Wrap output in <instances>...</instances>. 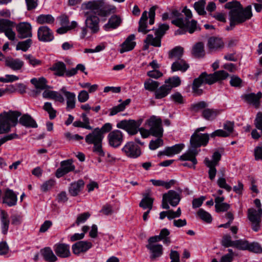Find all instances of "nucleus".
Returning <instances> with one entry per match:
<instances>
[{
	"mask_svg": "<svg viewBox=\"0 0 262 262\" xmlns=\"http://www.w3.org/2000/svg\"><path fill=\"white\" fill-rule=\"evenodd\" d=\"M1 226L2 233L6 234L9 227L10 221L7 212L0 209Z\"/></svg>",
	"mask_w": 262,
	"mask_h": 262,
	"instance_id": "27",
	"label": "nucleus"
},
{
	"mask_svg": "<svg viewBox=\"0 0 262 262\" xmlns=\"http://www.w3.org/2000/svg\"><path fill=\"white\" fill-rule=\"evenodd\" d=\"M84 16L86 17L85 24L86 28L90 29L92 33H96L99 30V16L101 17H107L111 14L117 12L115 6L111 4L101 5L98 1H91L82 4Z\"/></svg>",
	"mask_w": 262,
	"mask_h": 262,
	"instance_id": "1",
	"label": "nucleus"
},
{
	"mask_svg": "<svg viewBox=\"0 0 262 262\" xmlns=\"http://www.w3.org/2000/svg\"><path fill=\"white\" fill-rule=\"evenodd\" d=\"M37 37L39 41L43 42L51 41L54 38L52 31L46 26L39 27L37 31Z\"/></svg>",
	"mask_w": 262,
	"mask_h": 262,
	"instance_id": "14",
	"label": "nucleus"
},
{
	"mask_svg": "<svg viewBox=\"0 0 262 262\" xmlns=\"http://www.w3.org/2000/svg\"><path fill=\"white\" fill-rule=\"evenodd\" d=\"M200 218L204 222L210 223L212 221V217L210 213L203 209H200L197 213Z\"/></svg>",
	"mask_w": 262,
	"mask_h": 262,
	"instance_id": "53",
	"label": "nucleus"
},
{
	"mask_svg": "<svg viewBox=\"0 0 262 262\" xmlns=\"http://www.w3.org/2000/svg\"><path fill=\"white\" fill-rule=\"evenodd\" d=\"M207 46L210 51L215 52L222 50L224 43L221 38L212 36L208 39Z\"/></svg>",
	"mask_w": 262,
	"mask_h": 262,
	"instance_id": "17",
	"label": "nucleus"
},
{
	"mask_svg": "<svg viewBox=\"0 0 262 262\" xmlns=\"http://www.w3.org/2000/svg\"><path fill=\"white\" fill-rule=\"evenodd\" d=\"M204 45L202 42L196 43L193 47L192 54L197 57H203L205 55Z\"/></svg>",
	"mask_w": 262,
	"mask_h": 262,
	"instance_id": "45",
	"label": "nucleus"
},
{
	"mask_svg": "<svg viewBox=\"0 0 262 262\" xmlns=\"http://www.w3.org/2000/svg\"><path fill=\"white\" fill-rule=\"evenodd\" d=\"M217 184L220 188H224L228 192L230 191L232 189L231 187L227 184L225 179L223 177L218 179Z\"/></svg>",
	"mask_w": 262,
	"mask_h": 262,
	"instance_id": "61",
	"label": "nucleus"
},
{
	"mask_svg": "<svg viewBox=\"0 0 262 262\" xmlns=\"http://www.w3.org/2000/svg\"><path fill=\"white\" fill-rule=\"evenodd\" d=\"M19 123L26 127H37V124L35 120L28 114H25L23 115L19 119Z\"/></svg>",
	"mask_w": 262,
	"mask_h": 262,
	"instance_id": "30",
	"label": "nucleus"
},
{
	"mask_svg": "<svg viewBox=\"0 0 262 262\" xmlns=\"http://www.w3.org/2000/svg\"><path fill=\"white\" fill-rule=\"evenodd\" d=\"M122 23L121 17L118 15H113L108 19V22L105 24L103 28L104 30L108 31L111 30L118 28Z\"/></svg>",
	"mask_w": 262,
	"mask_h": 262,
	"instance_id": "20",
	"label": "nucleus"
},
{
	"mask_svg": "<svg viewBox=\"0 0 262 262\" xmlns=\"http://www.w3.org/2000/svg\"><path fill=\"white\" fill-rule=\"evenodd\" d=\"M24 57L28 60L29 63L33 67L40 65L41 63L40 60L37 59L30 54L24 55Z\"/></svg>",
	"mask_w": 262,
	"mask_h": 262,
	"instance_id": "63",
	"label": "nucleus"
},
{
	"mask_svg": "<svg viewBox=\"0 0 262 262\" xmlns=\"http://www.w3.org/2000/svg\"><path fill=\"white\" fill-rule=\"evenodd\" d=\"M262 215V209L256 210L254 208H249L248 210V217L250 220H261Z\"/></svg>",
	"mask_w": 262,
	"mask_h": 262,
	"instance_id": "42",
	"label": "nucleus"
},
{
	"mask_svg": "<svg viewBox=\"0 0 262 262\" xmlns=\"http://www.w3.org/2000/svg\"><path fill=\"white\" fill-rule=\"evenodd\" d=\"M135 36L134 34L130 35L121 45L120 52L123 53L132 50L136 46L134 41Z\"/></svg>",
	"mask_w": 262,
	"mask_h": 262,
	"instance_id": "25",
	"label": "nucleus"
},
{
	"mask_svg": "<svg viewBox=\"0 0 262 262\" xmlns=\"http://www.w3.org/2000/svg\"><path fill=\"white\" fill-rule=\"evenodd\" d=\"M261 96V93L258 92L256 94L254 93L245 94L242 96V98L246 102L257 107L259 105V99Z\"/></svg>",
	"mask_w": 262,
	"mask_h": 262,
	"instance_id": "22",
	"label": "nucleus"
},
{
	"mask_svg": "<svg viewBox=\"0 0 262 262\" xmlns=\"http://www.w3.org/2000/svg\"><path fill=\"white\" fill-rule=\"evenodd\" d=\"M16 30L20 39L30 38L32 36V26L27 22H21L17 25Z\"/></svg>",
	"mask_w": 262,
	"mask_h": 262,
	"instance_id": "11",
	"label": "nucleus"
},
{
	"mask_svg": "<svg viewBox=\"0 0 262 262\" xmlns=\"http://www.w3.org/2000/svg\"><path fill=\"white\" fill-rule=\"evenodd\" d=\"M123 133L118 129H115L110 132L107 136L108 144L114 148L119 147L123 142Z\"/></svg>",
	"mask_w": 262,
	"mask_h": 262,
	"instance_id": "9",
	"label": "nucleus"
},
{
	"mask_svg": "<svg viewBox=\"0 0 262 262\" xmlns=\"http://www.w3.org/2000/svg\"><path fill=\"white\" fill-rule=\"evenodd\" d=\"M44 259L49 262H55L57 260L56 256L50 247H46L41 250Z\"/></svg>",
	"mask_w": 262,
	"mask_h": 262,
	"instance_id": "36",
	"label": "nucleus"
},
{
	"mask_svg": "<svg viewBox=\"0 0 262 262\" xmlns=\"http://www.w3.org/2000/svg\"><path fill=\"white\" fill-rule=\"evenodd\" d=\"M32 44V40L31 38H28L26 40L19 41L16 45V50H22L24 52H26Z\"/></svg>",
	"mask_w": 262,
	"mask_h": 262,
	"instance_id": "49",
	"label": "nucleus"
},
{
	"mask_svg": "<svg viewBox=\"0 0 262 262\" xmlns=\"http://www.w3.org/2000/svg\"><path fill=\"white\" fill-rule=\"evenodd\" d=\"M145 127L149 128L151 136L155 137H162L163 128L161 119L155 116H151L145 122Z\"/></svg>",
	"mask_w": 262,
	"mask_h": 262,
	"instance_id": "7",
	"label": "nucleus"
},
{
	"mask_svg": "<svg viewBox=\"0 0 262 262\" xmlns=\"http://www.w3.org/2000/svg\"><path fill=\"white\" fill-rule=\"evenodd\" d=\"M248 250L256 253H262V247L258 243L249 244Z\"/></svg>",
	"mask_w": 262,
	"mask_h": 262,
	"instance_id": "55",
	"label": "nucleus"
},
{
	"mask_svg": "<svg viewBox=\"0 0 262 262\" xmlns=\"http://www.w3.org/2000/svg\"><path fill=\"white\" fill-rule=\"evenodd\" d=\"M146 248L150 253V258L151 259H156L161 256L163 254V246L161 245H147Z\"/></svg>",
	"mask_w": 262,
	"mask_h": 262,
	"instance_id": "29",
	"label": "nucleus"
},
{
	"mask_svg": "<svg viewBox=\"0 0 262 262\" xmlns=\"http://www.w3.org/2000/svg\"><path fill=\"white\" fill-rule=\"evenodd\" d=\"M184 146L185 145L183 144H176L172 146L166 147L163 152H159L158 155L164 154L168 156H171L179 154L184 148Z\"/></svg>",
	"mask_w": 262,
	"mask_h": 262,
	"instance_id": "32",
	"label": "nucleus"
},
{
	"mask_svg": "<svg viewBox=\"0 0 262 262\" xmlns=\"http://www.w3.org/2000/svg\"><path fill=\"white\" fill-rule=\"evenodd\" d=\"M249 243L246 241L237 240L233 242V246L239 249L248 250Z\"/></svg>",
	"mask_w": 262,
	"mask_h": 262,
	"instance_id": "57",
	"label": "nucleus"
},
{
	"mask_svg": "<svg viewBox=\"0 0 262 262\" xmlns=\"http://www.w3.org/2000/svg\"><path fill=\"white\" fill-rule=\"evenodd\" d=\"M60 91L63 94L66 98V110L70 111L75 107L76 106V95L74 93L66 90L65 88H62Z\"/></svg>",
	"mask_w": 262,
	"mask_h": 262,
	"instance_id": "16",
	"label": "nucleus"
},
{
	"mask_svg": "<svg viewBox=\"0 0 262 262\" xmlns=\"http://www.w3.org/2000/svg\"><path fill=\"white\" fill-rule=\"evenodd\" d=\"M54 250L56 255L61 258H67L71 255L69 245L66 244H57L54 247Z\"/></svg>",
	"mask_w": 262,
	"mask_h": 262,
	"instance_id": "18",
	"label": "nucleus"
},
{
	"mask_svg": "<svg viewBox=\"0 0 262 262\" xmlns=\"http://www.w3.org/2000/svg\"><path fill=\"white\" fill-rule=\"evenodd\" d=\"M131 101L130 99H127L121 103L115 106L110 110V116H114L118 113L123 111L126 106L128 105Z\"/></svg>",
	"mask_w": 262,
	"mask_h": 262,
	"instance_id": "38",
	"label": "nucleus"
},
{
	"mask_svg": "<svg viewBox=\"0 0 262 262\" xmlns=\"http://www.w3.org/2000/svg\"><path fill=\"white\" fill-rule=\"evenodd\" d=\"M104 135L100 132L99 127H96L86 135L85 141L88 144H93V151L100 157H104L105 152L102 149V141Z\"/></svg>",
	"mask_w": 262,
	"mask_h": 262,
	"instance_id": "4",
	"label": "nucleus"
},
{
	"mask_svg": "<svg viewBox=\"0 0 262 262\" xmlns=\"http://www.w3.org/2000/svg\"><path fill=\"white\" fill-rule=\"evenodd\" d=\"M43 109L49 114L50 119H53L56 117V111L53 108L51 102H45L43 106Z\"/></svg>",
	"mask_w": 262,
	"mask_h": 262,
	"instance_id": "51",
	"label": "nucleus"
},
{
	"mask_svg": "<svg viewBox=\"0 0 262 262\" xmlns=\"http://www.w3.org/2000/svg\"><path fill=\"white\" fill-rule=\"evenodd\" d=\"M17 201V194L12 190L7 189L3 197V203L8 207H12L16 205Z\"/></svg>",
	"mask_w": 262,
	"mask_h": 262,
	"instance_id": "15",
	"label": "nucleus"
},
{
	"mask_svg": "<svg viewBox=\"0 0 262 262\" xmlns=\"http://www.w3.org/2000/svg\"><path fill=\"white\" fill-rule=\"evenodd\" d=\"M20 113L17 111L4 112L0 114V134L10 130L11 126H15Z\"/></svg>",
	"mask_w": 262,
	"mask_h": 262,
	"instance_id": "5",
	"label": "nucleus"
},
{
	"mask_svg": "<svg viewBox=\"0 0 262 262\" xmlns=\"http://www.w3.org/2000/svg\"><path fill=\"white\" fill-rule=\"evenodd\" d=\"M55 181L53 179L49 180L44 182L40 186L42 191L47 192L50 190L55 184Z\"/></svg>",
	"mask_w": 262,
	"mask_h": 262,
	"instance_id": "56",
	"label": "nucleus"
},
{
	"mask_svg": "<svg viewBox=\"0 0 262 262\" xmlns=\"http://www.w3.org/2000/svg\"><path fill=\"white\" fill-rule=\"evenodd\" d=\"M225 8L230 9L229 12L230 27L228 30L232 29L235 25L241 24L252 16V7L248 6L243 9L239 2L235 1L226 4Z\"/></svg>",
	"mask_w": 262,
	"mask_h": 262,
	"instance_id": "2",
	"label": "nucleus"
},
{
	"mask_svg": "<svg viewBox=\"0 0 262 262\" xmlns=\"http://www.w3.org/2000/svg\"><path fill=\"white\" fill-rule=\"evenodd\" d=\"M206 166L209 168L208 171L209 178L211 180L214 179L216 173V169L215 168V165H211V163L207 161V164H205Z\"/></svg>",
	"mask_w": 262,
	"mask_h": 262,
	"instance_id": "60",
	"label": "nucleus"
},
{
	"mask_svg": "<svg viewBox=\"0 0 262 262\" xmlns=\"http://www.w3.org/2000/svg\"><path fill=\"white\" fill-rule=\"evenodd\" d=\"M163 195L164 199L169 201V203L173 207L176 206L181 200L180 194L172 190H169Z\"/></svg>",
	"mask_w": 262,
	"mask_h": 262,
	"instance_id": "24",
	"label": "nucleus"
},
{
	"mask_svg": "<svg viewBox=\"0 0 262 262\" xmlns=\"http://www.w3.org/2000/svg\"><path fill=\"white\" fill-rule=\"evenodd\" d=\"M171 92L170 88L168 86L167 84H164L158 88L155 92V97L156 99H160L165 97Z\"/></svg>",
	"mask_w": 262,
	"mask_h": 262,
	"instance_id": "35",
	"label": "nucleus"
},
{
	"mask_svg": "<svg viewBox=\"0 0 262 262\" xmlns=\"http://www.w3.org/2000/svg\"><path fill=\"white\" fill-rule=\"evenodd\" d=\"M133 123V120L124 119L118 122L116 127L125 130L129 135H135L136 133Z\"/></svg>",
	"mask_w": 262,
	"mask_h": 262,
	"instance_id": "19",
	"label": "nucleus"
},
{
	"mask_svg": "<svg viewBox=\"0 0 262 262\" xmlns=\"http://www.w3.org/2000/svg\"><path fill=\"white\" fill-rule=\"evenodd\" d=\"M84 183L83 180H79L70 184L69 192L72 196H77L83 187Z\"/></svg>",
	"mask_w": 262,
	"mask_h": 262,
	"instance_id": "31",
	"label": "nucleus"
},
{
	"mask_svg": "<svg viewBox=\"0 0 262 262\" xmlns=\"http://www.w3.org/2000/svg\"><path fill=\"white\" fill-rule=\"evenodd\" d=\"M189 68V65L183 59L176 60L171 65L172 72L180 71L182 72H185Z\"/></svg>",
	"mask_w": 262,
	"mask_h": 262,
	"instance_id": "34",
	"label": "nucleus"
},
{
	"mask_svg": "<svg viewBox=\"0 0 262 262\" xmlns=\"http://www.w3.org/2000/svg\"><path fill=\"white\" fill-rule=\"evenodd\" d=\"M31 83L33 84L36 88V93H39L40 90H43L49 88V86L47 84V81L43 77L39 78H33L31 79Z\"/></svg>",
	"mask_w": 262,
	"mask_h": 262,
	"instance_id": "28",
	"label": "nucleus"
},
{
	"mask_svg": "<svg viewBox=\"0 0 262 262\" xmlns=\"http://www.w3.org/2000/svg\"><path fill=\"white\" fill-rule=\"evenodd\" d=\"M209 135L208 134H198L194 133L191 137L190 143L191 146L196 149L201 146H205L208 143Z\"/></svg>",
	"mask_w": 262,
	"mask_h": 262,
	"instance_id": "10",
	"label": "nucleus"
},
{
	"mask_svg": "<svg viewBox=\"0 0 262 262\" xmlns=\"http://www.w3.org/2000/svg\"><path fill=\"white\" fill-rule=\"evenodd\" d=\"M208 104L205 101H200L192 105V109L195 112H198L208 107Z\"/></svg>",
	"mask_w": 262,
	"mask_h": 262,
	"instance_id": "59",
	"label": "nucleus"
},
{
	"mask_svg": "<svg viewBox=\"0 0 262 262\" xmlns=\"http://www.w3.org/2000/svg\"><path fill=\"white\" fill-rule=\"evenodd\" d=\"M90 216L91 214L88 212H84L78 215L76 221V224L79 225L80 224L84 223Z\"/></svg>",
	"mask_w": 262,
	"mask_h": 262,
	"instance_id": "62",
	"label": "nucleus"
},
{
	"mask_svg": "<svg viewBox=\"0 0 262 262\" xmlns=\"http://www.w3.org/2000/svg\"><path fill=\"white\" fill-rule=\"evenodd\" d=\"M184 52V49L180 46H177L169 52V58L171 60H178L181 59Z\"/></svg>",
	"mask_w": 262,
	"mask_h": 262,
	"instance_id": "37",
	"label": "nucleus"
},
{
	"mask_svg": "<svg viewBox=\"0 0 262 262\" xmlns=\"http://www.w3.org/2000/svg\"><path fill=\"white\" fill-rule=\"evenodd\" d=\"M148 12L144 11L141 15V18L139 21V26L138 31L141 32L144 34H147L150 29H148L147 20H148Z\"/></svg>",
	"mask_w": 262,
	"mask_h": 262,
	"instance_id": "26",
	"label": "nucleus"
},
{
	"mask_svg": "<svg viewBox=\"0 0 262 262\" xmlns=\"http://www.w3.org/2000/svg\"><path fill=\"white\" fill-rule=\"evenodd\" d=\"M54 20V18L51 14H41L36 18V21L39 24H52Z\"/></svg>",
	"mask_w": 262,
	"mask_h": 262,
	"instance_id": "43",
	"label": "nucleus"
},
{
	"mask_svg": "<svg viewBox=\"0 0 262 262\" xmlns=\"http://www.w3.org/2000/svg\"><path fill=\"white\" fill-rule=\"evenodd\" d=\"M198 154V151L196 149L192 147L189 148L188 150L182 155L180 159L182 161H190L193 165V168H195V165L197 163V160L195 158L196 155Z\"/></svg>",
	"mask_w": 262,
	"mask_h": 262,
	"instance_id": "21",
	"label": "nucleus"
},
{
	"mask_svg": "<svg viewBox=\"0 0 262 262\" xmlns=\"http://www.w3.org/2000/svg\"><path fill=\"white\" fill-rule=\"evenodd\" d=\"M206 2L202 1H198L194 3L193 7L196 12L200 15H204L206 14L205 10Z\"/></svg>",
	"mask_w": 262,
	"mask_h": 262,
	"instance_id": "50",
	"label": "nucleus"
},
{
	"mask_svg": "<svg viewBox=\"0 0 262 262\" xmlns=\"http://www.w3.org/2000/svg\"><path fill=\"white\" fill-rule=\"evenodd\" d=\"M156 140H152L149 144V148L151 150H155L163 145V141L162 137H157Z\"/></svg>",
	"mask_w": 262,
	"mask_h": 262,
	"instance_id": "54",
	"label": "nucleus"
},
{
	"mask_svg": "<svg viewBox=\"0 0 262 262\" xmlns=\"http://www.w3.org/2000/svg\"><path fill=\"white\" fill-rule=\"evenodd\" d=\"M155 35L156 36L155 37L152 35H147L144 40V43H148L152 46L160 47L161 46V37L157 34H155Z\"/></svg>",
	"mask_w": 262,
	"mask_h": 262,
	"instance_id": "41",
	"label": "nucleus"
},
{
	"mask_svg": "<svg viewBox=\"0 0 262 262\" xmlns=\"http://www.w3.org/2000/svg\"><path fill=\"white\" fill-rule=\"evenodd\" d=\"M150 181L154 186H163L167 189L171 188V186L174 185L176 183V181L174 180H171L168 182H165L161 180L151 179Z\"/></svg>",
	"mask_w": 262,
	"mask_h": 262,
	"instance_id": "40",
	"label": "nucleus"
},
{
	"mask_svg": "<svg viewBox=\"0 0 262 262\" xmlns=\"http://www.w3.org/2000/svg\"><path fill=\"white\" fill-rule=\"evenodd\" d=\"M171 17L174 18L171 23L179 28H184L189 23L192 16L191 11L185 7L180 13L176 10H173L171 13Z\"/></svg>",
	"mask_w": 262,
	"mask_h": 262,
	"instance_id": "6",
	"label": "nucleus"
},
{
	"mask_svg": "<svg viewBox=\"0 0 262 262\" xmlns=\"http://www.w3.org/2000/svg\"><path fill=\"white\" fill-rule=\"evenodd\" d=\"M229 74L224 70H220L213 74H208L206 72L202 73L199 77L195 78L192 84V91L196 95H201L203 90L199 88L203 84H212L219 80L225 79Z\"/></svg>",
	"mask_w": 262,
	"mask_h": 262,
	"instance_id": "3",
	"label": "nucleus"
},
{
	"mask_svg": "<svg viewBox=\"0 0 262 262\" xmlns=\"http://www.w3.org/2000/svg\"><path fill=\"white\" fill-rule=\"evenodd\" d=\"M159 86V83L158 81H154L151 79H147L144 83V89L151 92H155Z\"/></svg>",
	"mask_w": 262,
	"mask_h": 262,
	"instance_id": "48",
	"label": "nucleus"
},
{
	"mask_svg": "<svg viewBox=\"0 0 262 262\" xmlns=\"http://www.w3.org/2000/svg\"><path fill=\"white\" fill-rule=\"evenodd\" d=\"M165 83L167 84L168 86L170 88V90L173 88H176L180 85L181 80L179 77L175 76L169 77L165 81Z\"/></svg>",
	"mask_w": 262,
	"mask_h": 262,
	"instance_id": "46",
	"label": "nucleus"
},
{
	"mask_svg": "<svg viewBox=\"0 0 262 262\" xmlns=\"http://www.w3.org/2000/svg\"><path fill=\"white\" fill-rule=\"evenodd\" d=\"M234 123L233 122L227 121L224 124L223 128L229 137L234 131Z\"/></svg>",
	"mask_w": 262,
	"mask_h": 262,
	"instance_id": "58",
	"label": "nucleus"
},
{
	"mask_svg": "<svg viewBox=\"0 0 262 262\" xmlns=\"http://www.w3.org/2000/svg\"><path fill=\"white\" fill-rule=\"evenodd\" d=\"M5 65L14 71H18L24 66V62L19 58L7 57L5 59Z\"/></svg>",
	"mask_w": 262,
	"mask_h": 262,
	"instance_id": "23",
	"label": "nucleus"
},
{
	"mask_svg": "<svg viewBox=\"0 0 262 262\" xmlns=\"http://www.w3.org/2000/svg\"><path fill=\"white\" fill-rule=\"evenodd\" d=\"M51 70L55 72V75L62 76L66 72V65L62 62H57L52 66Z\"/></svg>",
	"mask_w": 262,
	"mask_h": 262,
	"instance_id": "39",
	"label": "nucleus"
},
{
	"mask_svg": "<svg viewBox=\"0 0 262 262\" xmlns=\"http://www.w3.org/2000/svg\"><path fill=\"white\" fill-rule=\"evenodd\" d=\"M75 169V166L73 164V160L68 159L60 162V167L56 171L55 176L59 178Z\"/></svg>",
	"mask_w": 262,
	"mask_h": 262,
	"instance_id": "13",
	"label": "nucleus"
},
{
	"mask_svg": "<svg viewBox=\"0 0 262 262\" xmlns=\"http://www.w3.org/2000/svg\"><path fill=\"white\" fill-rule=\"evenodd\" d=\"M221 113L219 110L206 108L202 112V116L206 120L212 121Z\"/></svg>",
	"mask_w": 262,
	"mask_h": 262,
	"instance_id": "33",
	"label": "nucleus"
},
{
	"mask_svg": "<svg viewBox=\"0 0 262 262\" xmlns=\"http://www.w3.org/2000/svg\"><path fill=\"white\" fill-rule=\"evenodd\" d=\"M14 26L13 22L5 19H0V33H5Z\"/></svg>",
	"mask_w": 262,
	"mask_h": 262,
	"instance_id": "47",
	"label": "nucleus"
},
{
	"mask_svg": "<svg viewBox=\"0 0 262 262\" xmlns=\"http://www.w3.org/2000/svg\"><path fill=\"white\" fill-rule=\"evenodd\" d=\"M121 150L126 157L130 158H137L141 155L140 147L133 141L126 142Z\"/></svg>",
	"mask_w": 262,
	"mask_h": 262,
	"instance_id": "8",
	"label": "nucleus"
},
{
	"mask_svg": "<svg viewBox=\"0 0 262 262\" xmlns=\"http://www.w3.org/2000/svg\"><path fill=\"white\" fill-rule=\"evenodd\" d=\"M92 246L93 244L91 242L81 241L73 244L72 246V249L74 254L79 256L86 252Z\"/></svg>",
	"mask_w": 262,
	"mask_h": 262,
	"instance_id": "12",
	"label": "nucleus"
},
{
	"mask_svg": "<svg viewBox=\"0 0 262 262\" xmlns=\"http://www.w3.org/2000/svg\"><path fill=\"white\" fill-rule=\"evenodd\" d=\"M153 201L154 199L152 198L148 194H146L140 203L139 206L144 209H148L151 210L152 207Z\"/></svg>",
	"mask_w": 262,
	"mask_h": 262,
	"instance_id": "44",
	"label": "nucleus"
},
{
	"mask_svg": "<svg viewBox=\"0 0 262 262\" xmlns=\"http://www.w3.org/2000/svg\"><path fill=\"white\" fill-rule=\"evenodd\" d=\"M167 211L168 219L171 220L173 219L179 217L181 215V209L179 207L176 211H174L172 210H168Z\"/></svg>",
	"mask_w": 262,
	"mask_h": 262,
	"instance_id": "64",
	"label": "nucleus"
},
{
	"mask_svg": "<svg viewBox=\"0 0 262 262\" xmlns=\"http://www.w3.org/2000/svg\"><path fill=\"white\" fill-rule=\"evenodd\" d=\"M221 159V153L218 151H215L212 156V159L210 160L208 158H206L204 160V163L207 164V161H208L209 162L211 163V165H217L219 162L220 161Z\"/></svg>",
	"mask_w": 262,
	"mask_h": 262,
	"instance_id": "52",
	"label": "nucleus"
}]
</instances>
